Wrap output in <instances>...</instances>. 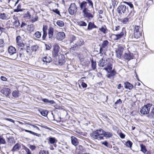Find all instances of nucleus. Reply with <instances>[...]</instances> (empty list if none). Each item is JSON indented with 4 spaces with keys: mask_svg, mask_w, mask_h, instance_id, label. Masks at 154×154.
<instances>
[{
    "mask_svg": "<svg viewBox=\"0 0 154 154\" xmlns=\"http://www.w3.org/2000/svg\"><path fill=\"white\" fill-rule=\"evenodd\" d=\"M91 135L94 139L101 140L103 139V137L109 138L111 137L112 135V133L110 132H106L102 129H100L93 132Z\"/></svg>",
    "mask_w": 154,
    "mask_h": 154,
    "instance_id": "1",
    "label": "nucleus"
},
{
    "mask_svg": "<svg viewBox=\"0 0 154 154\" xmlns=\"http://www.w3.org/2000/svg\"><path fill=\"white\" fill-rule=\"evenodd\" d=\"M87 6V2L86 1L82 2L80 5V10L82 11L83 16L85 17H87L90 20L94 16L89 12V10Z\"/></svg>",
    "mask_w": 154,
    "mask_h": 154,
    "instance_id": "2",
    "label": "nucleus"
},
{
    "mask_svg": "<svg viewBox=\"0 0 154 154\" xmlns=\"http://www.w3.org/2000/svg\"><path fill=\"white\" fill-rule=\"evenodd\" d=\"M112 30L115 34L113 35L115 36L114 40H118L122 38L125 32V29L122 28L120 26H113Z\"/></svg>",
    "mask_w": 154,
    "mask_h": 154,
    "instance_id": "3",
    "label": "nucleus"
},
{
    "mask_svg": "<svg viewBox=\"0 0 154 154\" xmlns=\"http://www.w3.org/2000/svg\"><path fill=\"white\" fill-rule=\"evenodd\" d=\"M8 52L11 55H13L11 58L13 60H15L17 57V54L16 53V49L12 46H10L8 48Z\"/></svg>",
    "mask_w": 154,
    "mask_h": 154,
    "instance_id": "4",
    "label": "nucleus"
},
{
    "mask_svg": "<svg viewBox=\"0 0 154 154\" xmlns=\"http://www.w3.org/2000/svg\"><path fill=\"white\" fill-rule=\"evenodd\" d=\"M152 106L151 104L148 103L144 105L140 109V112L141 114L143 115L148 114L149 112L150 108Z\"/></svg>",
    "mask_w": 154,
    "mask_h": 154,
    "instance_id": "5",
    "label": "nucleus"
},
{
    "mask_svg": "<svg viewBox=\"0 0 154 154\" xmlns=\"http://www.w3.org/2000/svg\"><path fill=\"white\" fill-rule=\"evenodd\" d=\"M60 49V47L57 44H55L53 46V49L52 52V56L56 59L59 56Z\"/></svg>",
    "mask_w": 154,
    "mask_h": 154,
    "instance_id": "6",
    "label": "nucleus"
},
{
    "mask_svg": "<svg viewBox=\"0 0 154 154\" xmlns=\"http://www.w3.org/2000/svg\"><path fill=\"white\" fill-rule=\"evenodd\" d=\"M77 11L76 6L75 3H71L69 8L68 11L69 14L73 15Z\"/></svg>",
    "mask_w": 154,
    "mask_h": 154,
    "instance_id": "7",
    "label": "nucleus"
},
{
    "mask_svg": "<svg viewBox=\"0 0 154 154\" xmlns=\"http://www.w3.org/2000/svg\"><path fill=\"white\" fill-rule=\"evenodd\" d=\"M1 92L5 96L8 97L11 93V89L7 88H3L1 90Z\"/></svg>",
    "mask_w": 154,
    "mask_h": 154,
    "instance_id": "8",
    "label": "nucleus"
},
{
    "mask_svg": "<svg viewBox=\"0 0 154 154\" xmlns=\"http://www.w3.org/2000/svg\"><path fill=\"white\" fill-rule=\"evenodd\" d=\"M109 44V42L107 40L104 41L100 47V53H104L106 50V48Z\"/></svg>",
    "mask_w": 154,
    "mask_h": 154,
    "instance_id": "9",
    "label": "nucleus"
},
{
    "mask_svg": "<svg viewBox=\"0 0 154 154\" xmlns=\"http://www.w3.org/2000/svg\"><path fill=\"white\" fill-rule=\"evenodd\" d=\"M124 48L122 46H119L116 50V57L120 58L124 51Z\"/></svg>",
    "mask_w": 154,
    "mask_h": 154,
    "instance_id": "10",
    "label": "nucleus"
},
{
    "mask_svg": "<svg viewBox=\"0 0 154 154\" xmlns=\"http://www.w3.org/2000/svg\"><path fill=\"white\" fill-rule=\"evenodd\" d=\"M118 13L119 14L125 13L127 12V9L126 6L124 5H121L117 8Z\"/></svg>",
    "mask_w": 154,
    "mask_h": 154,
    "instance_id": "11",
    "label": "nucleus"
},
{
    "mask_svg": "<svg viewBox=\"0 0 154 154\" xmlns=\"http://www.w3.org/2000/svg\"><path fill=\"white\" fill-rule=\"evenodd\" d=\"M65 37V35L63 32H57L56 35V38L58 40L61 41Z\"/></svg>",
    "mask_w": 154,
    "mask_h": 154,
    "instance_id": "12",
    "label": "nucleus"
},
{
    "mask_svg": "<svg viewBox=\"0 0 154 154\" xmlns=\"http://www.w3.org/2000/svg\"><path fill=\"white\" fill-rule=\"evenodd\" d=\"M48 38L51 40L53 38L54 29L52 26H50L48 30Z\"/></svg>",
    "mask_w": 154,
    "mask_h": 154,
    "instance_id": "13",
    "label": "nucleus"
},
{
    "mask_svg": "<svg viewBox=\"0 0 154 154\" xmlns=\"http://www.w3.org/2000/svg\"><path fill=\"white\" fill-rule=\"evenodd\" d=\"M13 25L15 27H17L20 25V23L17 17L14 16L13 19L12 20Z\"/></svg>",
    "mask_w": 154,
    "mask_h": 154,
    "instance_id": "14",
    "label": "nucleus"
},
{
    "mask_svg": "<svg viewBox=\"0 0 154 154\" xmlns=\"http://www.w3.org/2000/svg\"><path fill=\"white\" fill-rule=\"evenodd\" d=\"M133 56H134L132 54L128 52L125 53L123 56V57L124 59L127 60H129L133 59Z\"/></svg>",
    "mask_w": 154,
    "mask_h": 154,
    "instance_id": "15",
    "label": "nucleus"
},
{
    "mask_svg": "<svg viewBox=\"0 0 154 154\" xmlns=\"http://www.w3.org/2000/svg\"><path fill=\"white\" fill-rule=\"evenodd\" d=\"M71 143L75 146L78 145L79 143L78 140L75 137L72 136L71 137Z\"/></svg>",
    "mask_w": 154,
    "mask_h": 154,
    "instance_id": "16",
    "label": "nucleus"
},
{
    "mask_svg": "<svg viewBox=\"0 0 154 154\" xmlns=\"http://www.w3.org/2000/svg\"><path fill=\"white\" fill-rule=\"evenodd\" d=\"M21 37L20 36H18L16 38V42L17 45L20 47H23L24 44L21 42V40L20 39Z\"/></svg>",
    "mask_w": 154,
    "mask_h": 154,
    "instance_id": "17",
    "label": "nucleus"
},
{
    "mask_svg": "<svg viewBox=\"0 0 154 154\" xmlns=\"http://www.w3.org/2000/svg\"><path fill=\"white\" fill-rule=\"evenodd\" d=\"M106 61L103 58L101 59L98 62V65L100 67H103L107 64Z\"/></svg>",
    "mask_w": 154,
    "mask_h": 154,
    "instance_id": "18",
    "label": "nucleus"
},
{
    "mask_svg": "<svg viewBox=\"0 0 154 154\" xmlns=\"http://www.w3.org/2000/svg\"><path fill=\"white\" fill-rule=\"evenodd\" d=\"M42 60L44 62L50 63L52 60L51 58L49 56H46L42 58Z\"/></svg>",
    "mask_w": 154,
    "mask_h": 154,
    "instance_id": "19",
    "label": "nucleus"
},
{
    "mask_svg": "<svg viewBox=\"0 0 154 154\" xmlns=\"http://www.w3.org/2000/svg\"><path fill=\"white\" fill-rule=\"evenodd\" d=\"M107 66L105 67L103 69L106 70L108 72H109L112 70V65L109 63H107Z\"/></svg>",
    "mask_w": 154,
    "mask_h": 154,
    "instance_id": "20",
    "label": "nucleus"
},
{
    "mask_svg": "<svg viewBox=\"0 0 154 154\" xmlns=\"http://www.w3.org/2000/svg\"><path fill=\"white\" fill-rule=\"evenodd\" d=\"M125 87V88L129 89V90L132 89L133 88V86L128 82H125L124 84Z\"/></svg>",
    "mask_w": 154,
    "mask_h": 154,
    "instance_id": "21",
    "label": "nucleus"
},
{
    "mask_svg": "<svg viewBox=\"0 0 154 154\" xmlns=\"http://www.w3.org/2000/svg\"><path fill=\"white\" fill-rule=\"evenodd\" d=\"M97 26L94 24V23L90 22L89 23L88 27V30H91L93 28H97Z\"/></svg>",
    "mask_w": 154,
    "mask_h": 154,
    "instance_id": "22",
    "label": "nucleus"
},
{
    "mask_svg": "<svg viewBox=\"0 0 154 154\" xmlns=\"http://www.w3.org/2000/svg\"><path fill=\"white\" fill-rule=\"evenodd\" d=\"M109 73V74L107 75V77L109 79L111 77L115 76L116 74V72L114 70H112Z\"/></svg>",
    "mask_w": 154,
    "mask_h": 154,
    "instance_id": "23",
    "label": "nucleus"
},
{
    "mask_svg": "<svg viewBox=\"0 0 154 154\" xmlns=\"http://www.w3.org/2000/svg\"><path fill=\"white\" fill-rule=\"evenodd\" d=\"M12 95L14 97L17 98L20 96V93L18 91L15 90L12 92Z\"/></svg>",
    "mask_w": 154,
    "mask_h": 154,
    "instance_id": "24",
    "label": "nucleus"
},
{
    "mask_svg": "<svg viewBox=\"0 0 154 154\" xmlns=\"http://www.w3.org/2000/svg\"><path fill=\"white\" fill-rule=\"evenodd\" d=\"M20 147L21 146L18 143H17L14 146L12 150L13 151L17 150L19 149L20 148Z\"/></svg>",
    "mask_w": 154,
    "mask_h": 154,
    "instance_id": "25",
    "label": "nucleus"
},
{
    "mask_svg": "<svg viewBox=\"0 0 154 154\" xmlns=\"http://www.w3.org/2000/svg\"><path fill=\"white\" fill-rule=\"evenodd\" d=\"M42 101L45 103H49L50 104H53L54 103V101L53 100H49L48 99L46 98H43L42 99Z\"/></svg>",
    "mask_w": 154,
    "mask_h": 154,
    "instance_id": "26",
    "label": "nucleus"
},
{
    "mask_svg": "<svg viewBox=\"0 0 154 154\" xmlns=\"http://www.w3.org/2000/svg\"><path fill=\"white\" fill-rule=\"evenodd\" d=\"M8 14L4 13L0 14V18L3 20H6L8 17Z\"/></svg>",
    "mask_w": 154,
    "mask_h": 154,
    "instance_id": "27",
    "label": "nucleus"
},
{
    "mask_svg": "<svg viewBox=\"0 0 154 154\" xmlns=\"http://www.w3.org/2000/svg\"><path fill=\"white\" fill-rule=\"evenodd\" d=\"M141 35V33L140 32H134V38H138L140 37Z\"/></svg>",
    "mask_w": 154,
    "mask_h": 154,
    "instance_id": "28",
    "label": "nucleus"
},
{
    "mask_svg": "<svg viewBox=\"0 0 154 154\" xmlns=\"http://www.w3.org/2000/svg\"><path fill=\"white\" fill-rule=\"evenodd\" d=\"M20 57L21 58V59H25L24 54L23 53V52L21 51V50H23V51H26V50L24 49H23V48H20Z\"/></svg>",
    "mask_w": 154,
    "mask_h": 154,
    "instance_id": "29",
    "label": "nucleus"
},
{
    "mask_svg": "<svg viewBox=\"0 0 154 154\" xmlns=\"http://www.w3.org/2000/svg\"><path fill=\"white\" fill-rule=\"evenodd\" d=\"M148 117L150 118H154V105L152 107L150 113L148 115Z\"/></svg>",
    "mask_w": 154,
    "mask_h": 154,
    "instance_id": "30",
    "label": "nucleus"
},
{
    "mask_svg": "<svg viewBox=\"0 0 154 154\" xmlns=\"http://www.w3.org/2000/svg\"><path fill=\"white\" fill-rule=\"evenodd\" d=\"M141 147V151L144 153L145 154V152L147 151V149H146L145 146L141 144L140 145Z\"/></svg>",
    "mask_w": 154,
    "mask_h": 154,
    "instance_id": "31",
    "label": "nucleus"
},
{
    "mask_svg": "<svg viewBox=\"0 0 154 154\" xmlns=\"http://www.w3.org/2000/svg\"><path fill=\"white\" fill-rule=\"evenodd\" d=\"M92 68L93 70H95L96 67V61H94L93 60H91Z\"/></svg>",
    "mask_w": 154,
    "mask_h": 154,
    "instance_id": "32",
    "label": "nucleus"
},
{
    "mask_svg": "<svg viewBox=\"0 0 154 154\" xmlns=\"http://www.w3.org/2000/svg\"><path fill=\"white\" fill-rule=\"evenodd\" d=\"M79 25L80 26H86L87 23L83 21H80L78 23Z\"/></svg>",
    "mask_w": 154,
    "mask_h": 154,
    "instance_id": "33",
    "label": "nucleus"
},
{
    "mask_svg": "<svg viewBox=\"0 0 154 154\" xmlns=\"http://www.w3.org/2000/svg\"><path fill=\"white\" fill-rule=\"evenodd\" d=\"M57 24L60 27H62L64 26L63 22L61 20H58L57 22Z\"/></svg>",
    "mask_w": 154,
    "mask_h": 154,
    "instance_id": "34",
    "label": "nucleus"
},
{
    "mask_svg": "<svg viewBox=\"0 0 154 154\" xmlns=\"http://www.w3.org/2000/svg\"><path fill=\"white\" fill-rule=\"evenodd\" d=\"M6 143V141L4 138V137L2 136H0V144H5Z\"/></svg>",
    "mask_w": 154,
    "mask_h": 154,
    "instance_id": "35",
    "label": "nucleus"
},
{
    "mask_svg": "<svg viewBox=\"0 0 154 154\" xmlns=\"http://www.w3.org/2000/svg\"><path fill=\"white\" fill-rule=\"evenodd\" d=\"M35 36L37 38H39L41 36V32L39 31L36 32L34 34Z\"/></svg>",
    "mask_w": 154,
    "mask_h": 154,
    "instance_id": "36",
    "label": "nucleus"
},
{
    "mask_svg": "<svg viewBox=\"0 0 154 154\" xmlns=\"http://www.w3.org/2000/svg\"><path fill=\"white\" fill-rule=\"evenodd\" d=\"M48 112L47 110H44L40 112L41 114L44 116H46L48 114Z\"/></svg>",
    "mask_w": 154,
    "mask_h": 154,
    "instance_id": "37",
    "label": "nucleus"
},
{
    "mask_svg": "<svg viewBox=\"0 0 154 154\" xmlns=\"http://www.w3.org/2000/svg\"><path fill=\"white\" fill-rule=\"evenodd\" d=\"M38 47L37 45H32L31 47V49L32 51H36L38 49Z\"/></svg>",
    "mask_w": 154,
    "mask_h": 154,
    "instance_id": "38",
    "label": "nucleus"
},
{
    "mask_svg": "<svg viewBox=\"0 0 154 154\" xmlns=\"http://www.w3.org/2000/svg\"><path fill=\"white\" fill-rule=\"evenodd\" d=\"M106 27H104L103 26H102L101 28L99 29V30L104 34H106Z\"/></svg>",
    "mask_w": 154,
    "mask_h": 154,
    "instance_id": "39",
    "label": "nucleus"
},
{
    "mask_svg": "<svg viewBox=\"0 0 154 154\" xmlns=\"http://www.w3.org/2000/svg\"><path fill=\"white\" fill-rule=\"evenodd\" d=\"M133 143H132L130 140H128L126 142V146L128 147L131 148Z\"/></svg>",
    "mask_w": 154,
    "mask_h": 154,
    "instance_id": "40",
    "label": "nucleus"
},
{
    "mask_svg": "<svg viewBox=\"0 0 154 154\" xmlns=\"http://www.w3.org/2000/svg\"><path fill=\"white\" fill-rule=\"evenodd\" d=\"M28 28H29V30L30 32L33 31L34 29V26L33 24L30 25L28 26Z\"/></svg>",
    "mask_w": 154,
    "mask_h": 154,
    "instance_id": "41",
    "label": "nucleus"
},
{
    "mask_svg": "<svg viewBox=\"0 0 154 154\" xmlns=\"http://www.w3.org/2000/svg\"><path fill=\"white\" fill-rule=\"evenodd\" d=\"M55 139L54 137H50L49 139V141L50 143L51 144L54 143L55 141Z\"/></svg>",
    "mask_w": 154,
    "mask_h": 154,
    "instance_id": "42",
    "label": "nucleus"
},
{
    "mask_svg": "<svg viewBox=\"0 0 154 154\" xmlns=\"http://www.w3.org/2000/svg\"><path fill=\"white\" fill-rule=\"evenodd\" d=\"M140 27L139 26L135 25L134 29V32H140L139 30Z\"/></svg>",
    "mask_w": 154,
    "mask_h": 154,
    "instance_id": "43",
    "label": "nucleus"
},
{
    "mask_svg": "<svg viewBox=\"0 0 154 154\" xmlns=\"http://www.w3.org/2000/svg\"><path fill=\"white\" fill-rule=\"evenodd\" d=\"M86 1H87V3H88L89 5L91 6V7L93 8V4L92 1L91 0H86Z\"/></svg>",
    "mask_w": 154,
    "mask_h": 154,
    "instance_id": "44",
    "label": "nucleus"
},
{
    "mask_svg": "<svg viewBox=\"0 0 154 154\" xmlns=\"http://www.w3.org/2000/svg\"><path fill=\"white\" fill-rule=\"evenodd\" d=\"M30 134H33L34 135H35L37 137H39L41 136V134H38V133H35V132H34L32 131H30L29 133Z\"/></svg>",
    "mask_w": 154,
    "mask_h": 154,
    "instance_id": "45",
    "label": "nucleus"
},
{
    "mask_svg": "<svg viewBox=\"0 0 154 154\" xmlns=\"http://www.w3.org/2000/svg\"><path fill=\"white\" fill-rule=\"evenodd\" d=\"M129 20V18L126 17L124 18L122 22L123 24H126L128 22Z\"/></svg>",
    "mask_w": 154,
    "mask_h": 154,
    "instance_id": "46",
    "label": "nucleus"
},
{
    "mask_svg": "<svg viewBox=\"0 0 154 154\" xmlns=\"http://www.w3.org/2000/svg\"><path fill=\"white\" fill-rule=\"evenodd\" d=\"M5 43L3 39H0V47L2 48L4 46Z\"/></svg>",
    "mask_w": 154,
    "mask_h": 154,
    "instance_id": "47",
    "label": "nucleus"
},
{
    "mask_svg": "<svg viewBox=\"0 0 154 154\" xmlns=\"http://www.w3.org/2000/svg\"><path fill=\"white\" fill-rule=\"evenodd\" d=\"M48 152L44 150H42L40 151L39 152V154H48Z\"/></svg>",
    "mask_w": 154,
    "mask_h": 154,
    "instance_id": "48",
    "label": "nucleus"
},
{
    "mask_svg": "<svg viewBox=\"0 0 154 154\" xmlns=\"http://www.w3.org/2000/svg\"><path fill=\"white\" fill-rule=\"evenodd\" d=\"M47 32H43V34L42 36V38L43 40H45L46 37L47 35Z\"/></svg>",
    "mask_w": 154,
    "mask_h": 154,
    "instance_id": "49",
    "label": "nucleus"
},
{
    "mask_svg": "<svg viewBox=\"0 0 154 154\" xmlns=\"http://www.w3.org/2000/svg\"><path fill=\"white\" fill-rule=\"evenodd\" d=\"M48 29V27L46 25H44L42 28V31L43 32H47V31Z\"/></svg>",
    "mask_w": 154,
    "mask_h": 154,
    "instance_id": "50",
    "label": "nucleus"
},
{
    "mask_svg": "<svg viewBox=\"0 0 154 154\" xmlns=\"http://www.w3.org/2000/svg\"><path fill=\"white\" fill-rule=\"evenodd\" d=\"M38 17H36L35 18L31 19V21L33 23L38 20Z\"/></svg>",
    "mask_w": 154,
    "mask_h": 154,
    "instance_id": "51",
    "label": "nucleus"
},
{
    "mask_svg": "<svg viewBox=\"0 0 154 154\" xmlns=\"http://www.w3.org/2000/svg\"><path fill=\"white\" fill-rule=\"evenodd\" d=\"M26 153L25 154H31V152L30 150L27 148L25 149Z\"/></svg>",
    "mask_w": 154,
    "mask_h": 154,
    "instance_id": "52",
    "label": "nucleus"
},
{
    "mask_svg": "<svg viewBox=\"0 0 154 154\" xmlns=\"http://www.w3.org/2000/svg\"><path fill=\"white\" fill-rule=\"evenodd\" d=\"M79 149L82 152H84L85 150L84 148L81 145H79Z\"/></svg>",
    "mask_w": 154,
    "mask_h": 154,
    "instance_id": "53",
    "label": "nucleus"
},
{
    "mask_svg": "<svg viewBox=\"0 0 154 154\" xmlns=\"http://www.w3.org/2000/svg\"><path fill=\"white\" fill-rule=\"evenodd\" d=\"M101 143L102 144H103V145H104L106 146V147H108V143L106 141H105L103 142H101Z\"/></svg>",
    "mask_w": 154,
    "mask_h": 154,
    "instance_id": "54",
    "label": "nucleus"
},
{
    "mask_svg": "<svg viewBox=\"0 0 154 154\" xmlns=\"http://www.w3.org/2000/svg\"><path fill=\"white\" fill-rule=\"evenodd\" d=\"M1 79L4 81H7V79L5 77L3 76H2L1 77Z\"/></svg>",
    "mask_w": 154,
    "mask_h": 154,
    "instance_id": "55",
    "label": "nucleus"
},
{
    "mask_svg": "<svg viewBox=\"0 0 154 154\" xmlns=\"http://www.w3.org/2000/svg\"><path fill=\"white\" fill-rule=\"evenodd\" d=\"M122 103V100L120 99H119L115 103V104H121Z\"/></svg>",
    "mask_w": 154,
    "mask_h": 154,
    "instance_id": "56",
    "label": "nucleus"
},
{
    "mask_svg": "<svg viewBox=\"0 0 154 154\" xmlns=\"http://www.w3.org/2000/svg\"><path fill=\"white\" fill-rule=\"evenodd\" d=\"M20 7V5H18V6H17V8L16 9H15L14 10V12H18L19 11H21V10H19V9H18V8L19 7Z\"/></svg>",
    "mask_w": 154,
    "mask_h": 154,
    "instance_id": "57",
    "label": "nucleus"
},
{
    "mask_svg": "<svg viewBox=\"0 0 154 154\" xmlns=\"http://www.w3.org/2000/svg\"><path fill=\"white\" fill-rule=\"evenodd\" d=\"M29 148L32 150H34L35 149V146L33 145H30L29 146Z\"/></svg>",
    "mask_w": 154,
    "mask_h": 154,
    "instance_id": "58",
    "label": "nucleus"
},
{
    "mask_svg": "<svg viewBox=\"0 0 154 154\" xmlns=\"http://www.w3.org/2000/svg\"><path fill=\"white\" fill-rule=\"evenodd\" d=\"M81 85L83 88H86L87 87V85L84 82L82 83L81 84Z\"/></svg>",
    "mask_w": 154,
    "mask_h": 154,
    "instance_id": "59",
    "label": "nucleus"
},
{
    "mask_svg": "<svg viewBox=\"0 0 154 154\" xmlns=\"http://www.w3.org/2000/svg\"><path fill=\"white\" fill-rule=\"evenodd\" d=\"M29 48H30V47L29 46H27V49L26 50V51L29 54H31V52L29 51Z\"/></svg>",
    "mask_w": 154,
    "mask_h": 154,
    "instance_id": "60",
    "label": "nucleus"
},
{
    "mask_svg": "<svg viewBox=\"0 0 154 154\" xmlns=\"http://www.w3.org/2000/svg\"><path fill=\"white\" fill-rule=\"evenodd\" d=\"M119 135H120V137L122 139H123V138H125V135L124 134H123L122 133H121Z\"/></svg>",
    "mask_w": 154,
    "mask_h": 154,
    "instance_id": "61",
    "label": "nucleus"
},
{
    "mask_svg": "<svg viewBox=\"0 0 154 154\" xmlns=\"http://www.w3.org/2000/svg\"><path fill=\"white\" fill-rule=\"evenodd\" d=\"M46 49V50H49L51 48V45L49 46V45H48L47 44L45 45Z\"/></svg>",
    "mask_w": 154,
    "mask_h": 154,
    "instance_id": "62",
    "label": "nucleus"
},
{
    "mask_svg": "<svg viewBox=\"0 0 154 154\" xmlns=\"http://www.w3.org/2000/svg\"><path fill=\"white\" fill-rule=\"evenodd\" d=\"M29 125H30L32 126L33 128H36V129H37L38 130H40L39 128L38 127H37V126H36L35 125H33L31 124H29Z\"/></svg>",
    "mask_w": 154,
    "mask_h": 154,
    "instance_id": "63",
    "label": "nucleus"
},
{
    "mask_svg": "<svg viewBox=\"0 0 154 154\" xmlns=\"http://www.w3.org/2000/svg\"><path fill=\"white\" fill-rule=\"evenodd\" d=\"M127 5H129L131 8H133V4L131 2L127 3Z\"/></svg>",
    "mask_w": 154,
    "mask_h": 154,
    "instance_id": "64",
    "label": "nucleus"
}]
</instances>
